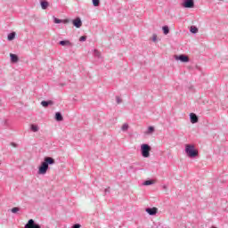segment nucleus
Instances as JSON below:
<instances>
[{"label":"nucleus","instance_id":"obj_15","mask_svg":"<svg viewBox=\"0 0 228 228\" xmlns=\"http://www.w3.org/2000/svg\"><path fill=\"white\" fill-rule=\"evenodd\" d=\"M55 120L57 122H63V115L61 114V112L55 113Z\"/></svg>","mask_w":228,"mask_h":228},{"label":"nucleus","instance_id":"obj_2","mask_svg":"<svg viewBox=\"0 0 228 228\" xmlns=\"http://www.w3.org/2000/svg\"><path fill=\"white\" fill-rule=\"evenodd\" d=\"M185 153L187 154L188 158H197L199 156V151L195 149V145L193 144H186L185 145Z\"/></svg>","mask_w":228,"mask_h":228},{"label":"nucleus","instance_id":"obj_17","mask_svg":"<svg viewBox=\"0 0 228 228\" xmlns=\"http://www.w3.org/2000/svg\"><path fill=\"white\" fill-rule=\"evenodd\" d=\"M162 31H163L164 35H168V33H170V28H168V26L165 25L162 27Z\"/></svg>","mask_w":228,"mask_h":228},{"label":"nucleus","instance_id":"obj_25","mask_svg":"<svg viewBox=\"0 0 228 228\" xmlns=\"http://www.w3.org/2000/svg\"><path fill=\"white\" fill-rule=\"evenodd\" d=\"M79 42H86V36L80 37Z\"/></svg>","mask_w":228,"mask_h":228},{"label":"nucleus","instance_id":"obj_32","mask_svg":"<svg viewBox=\"0 0 228 228\" xmlns=\"http://www.w3.org/2000/svg\"><path fill=\"white\" fill-rule=\"evenodd\" d=\"M163 189H164V190H167V185H163Z\"/></svg>","mask_w":228,"mask_h":228},{"label":"nucleus","instance_id":"obj_33","mask_svg":"<svg viewBox=\"0 0 228 228\" xmlns=\"http://www.w3.org/2000/svg\"><path fill=\"white\" fill-rule=\"evenodd\" d=\"M219 1H224V0H219Z\"/></svg>","mask_w":228,"mask_h":228},{"label":"nucleus","instance_id":"obj_5","mask_svg":"<svg viewBox=\"0 0 228 228\" xmlns=\"http://www.w3.org/2000/svg\"><path fill=\"white\" fill-rule=\"evenodd\" d=\"M175 58L177 61H181L182 63H188V61H190V58L184 54L175 55Z\"/></svg>","mask_w":228,"mask_h":228},{"label":"nucleus","instance_id":"obj_26","mask_svg":"<svg viewBox=\"0 0 228 228\" xmlns=\"http://www.w3.org/2000/svg\"><path fill=\"white\" fill-rule=\"evenodd\" d=\"M151 40H152V42H157L158 41V36L156 34H154Z\"/></svg>","mask_w":228,"mask_h":228},{"label":"nucleus","instance_id":"obj_28","mask_svg":"<svg viewBox=\"0 0 228 228\" xmlns=\"http://www.w3.org/2000/svg\"><path fill=\"white\" fill-rule=\"evenodd\" d=\"M71 228H81V224H75L72 225Z\"/></svg>","mask_w":228,"mask_h":228},{"label":"nucleus","instance_id":"obj_16","mask_svg":"<svg viewBox=\"0 0 228 228\" xmlns=\"http://www.w3.org/2000/svg\"><path fill=\"white\" fill-rule=\"evenodd\" d=\"M16 35L17 34L15 32H11L10 34H8L7 39L9 40V42H12V40H15Z\"/></svg>","mask_w":228,"mask_h":228},{"label":"nucleus","instance_id":"obj_10","mask_svg":"<svg viewBox=\"0 0 228 228\" xmlns=\"http://www.w3.org/2000/svg\"><path fill=\"white\" fill-rule=\"evenodd\" d=\"M53 104H54V102L53 100L41 102V106H43V108H49V106H53Z\"/></svg>","mask_w":228,"mask_h":228},{"label":"nucleus","instance_id":"obj_4","mask_svg":"<svg viewBox=\"0 0 228 228\" xmlns=\"http://www.w3.org/2000/svg\"><path fill=\"white\" fill-rule=\"evenodd\" d=\"M25 228H42V226L37 224L35 220L29 219L28 223L25 224Z\"/></svg>","mask_w":228,"mask_h":228},{"label":"nucleus","instance_id":"obj_23","mask_svg":"<svg viewBox=\"0 0 228 228\" xmlns=\"http://www.w3.org/2000/svg\"><path fill=\"white\" fill-rule=\"evenodd\" d=\"M12 213H19V211H20V208L18 207H14L11 209Z\"/></svg>","mask_w":228,"mask_h":228},{"label":"nucleus","instance_id":"obj_20","mask_svg":"<svg viewBox=\"0 0 228 228\" xmlns=\"http://www.w3.org/2000/svg\"><path fill=\"white\" fill-rule=\"evenodd\" d=\"M143 186H151L152 184H154V181L152 180H146L142 183Z\"/></svg>","mask_w":228,"mask_h":228},{"label":"nucleus","instance_id":"obj_11","mask_svg":"<svg viewBox=\"0 0 228 228\" xmlns=\"http://www.w3.org/2000/svg\"><path fill=\"white\" fill-rule=\"evenodd\" d=\"M190 121L191 124H197V122H199V116H197L195 113H191Z\"/></svg>","mask_w":228,"mask_h":228},{"label":"nucleus","instance_id":"obj_27","mask_svg":"<svg viewBox=\"0 0 228 228\" xmlns=\"http://www.w3.org/2000/svg\"><path fill=\"white\" fill-rule=\"evenodd\" d=\"M116 101L118 102V104H120L122 102V99H120V97L116 96Z\"/></svg>","mask_w":228,"mask_h":228},{"label":"nucleus","instance_id":"obj_31","mask_svg":"<svg viewBox=\"0 0 228 228\" xmlns=\"http://www.w3.org/2000/svg\"><path fill=\"white\" fill-rule=\"evenodd\" d=\"M106 193H110V188L105 189V195Z\"/></svg>","mask_w":228,"mask_h":228},{"label":"nucleus","instance_id":"obj_7","mask_svg":"<svg viewBox=\"0 0 228 228\" xmlns=\"http://www.w3.org/2000/svg\"><path fill=\"white\" fill-rule=\"evenodd\" d=\"M146 213L150 215V216H154L158 215V208L153 207V208H145Z\"/></svg>","mask_w":228,"mask_h":228},{"label":"nucleus","instance_id":"obj_24","mask_svg":"<svg viewBox=\"0 0 228 228\" xmlns=\"http://www.w3.org/2000/svg\"><path fill=\"white\" fill-rule=\"evenodd\" d=\"M99 4H101V0H93L94 6H99Z\"/></svg>","mask_w":228,"mask_h":228},{"label":"nucleus","instance_id":"obj_19","mask_svg":"<svg viewBox=\"0 0 228 228\" xmlns=\"http://www.w3.org/2000/svg\"><path fill=\"white\" fill-rule=\"evenodd\" d=\"M30 129H31V131H33V133H38V130H39L38 126L35 124H32L30 126Z\"/></svg>","mask_w":228,"mask_h":228},{"label":"nucleus","instance_id":"obj_30","mask_svg":"<svg viewBox=\"0 0 228 228\" xmlns=\"http://www.w3.org/2000/svg\"><path fill=\"white\" fill-rule=\"evenodd\" d=\"M11 145H12V147H17V143H15V142H11Z\"/></svg>","mask_w":228,"mask_h":228},{"label":"nucleus","instance_id":"obj_14","mask_svg":"<svg viewBox=\"0 0 228 228\" xmlns=\"http://www.w3.org/2000/svg\"><path fill=\"white\" fill-rule=\"evenodd\" d=\"M10 58H11L12 63H17V61H19V55L18 54L10 53Z\"/></svg>","mask_w":228,"mask_h":228},{"label":"nucleus","instance_id":"obj_13","mask_svg":"<svg viewBox=\"0 0 228 228\" xmlns=\"http://www.w3.org/2000/svg\"><path fill=\"white\" fill-rule=\"evenodd\" d=\"M40 5L42 10H47V8H49V2H47V0H41Z\"/></svg>","mask_w":228,"mask_h":228},{"label":"nucleus","instance_id":"obj_1","mask_svg":"<svg viewBox=\"0 0 228 228\" xmlns=\"http://www.w3.org/2000/svg\"><path fill=\"white\" fill-rule=\"evenodd\" d=\"M54 163H56V161L52 157H45L44 161L41 162V165L38 167L37 174L39 175H45L49 170V166L54 165Z\"/></svg>","mask_w":228,"mask_h":228},{"label":"nucleus","instance_id":"obj_12","mask_svg":"<svg viewBox=\"0 0 228 228\" xmlns=\"http://www.w3.org/2000/svg\"><path fill=\"white\" fill-rule=\"evenodd\" d=\"M59 45H61L62 47H72V43L69 40H61L59 42Z\"/></svg>","mask_w":228,"mask_h":228},{"label":"nucleus","instance_id":"obj_3","mask_svg":"<svg viewBox=\"0 0 228 228\" xmlns=\"http://www.w3.org/2000/svg\"><path fill=\"white\" fill-rule=\"evenodd\" d=\"M151 145L147 143H142L141 145V154L142 158H149L151 156Z\"/></svg>","mask_w":228,"mask_h":228},{"label":"nucleus","instance_id":"obj_29","mask_svg":"<svg viewBox=\"0 0 228 228\" xmlns=\"http://www.w3.org/2000/svg\"><path fill=\"white\" fill-rule=\"evenodd\" d=\"M94 56H97V58H99V56H101V53H99L97 50H94Z\"/></svg>","mask_w":228,"mask_h":228},{"label":"nucleus","instance_id":"obj_9","mask_svg":"<svg viewBox=\"0 0 228 228\" xmlns=\"http://www.w3.org/2000/svg\"><path fill=\"white\" fill-rule=\"evenodd\" d=\"M53 22H54V24H61V22L63 24H69V22H70V20H69V19L60 20V19L53 16Z\"/></svg>","mask_w":228,"mask_h":228},{"label":"nucleus","instance_id":"obj_8","mask_svg":"<svg viewBox=\"0 0 228 228\" xmlns=\"http://www.w3.org/2000/svg\"><path fill=\"white\" fill-rule=\"evenodd\" d=\"M72 24L75 26V28H79L81 26H83V21H81V18H76L72 20Z\"/></svg>","mask_w":228,"mask_h":228},{"label":"nucleus","instance_id":"obj_6","mask_svg":"<svg viewBox=\"0 0 228 228\" xmlns=\"http://www.w3.org/2000/svg\"><path fill=\"white\" fill-rule=\"evenodd\" d=\"M182 6L183 8H194L195 1L193 0H183Z\"/></svg>","mask_w":228,"mask_h":228},{"label":"nucleus","instance_id":"obj_21","mask_svg":"<svg viewBox=\"0 0 228 228\" xmlns=\"http://www.w3.org/2000/svg\"><path fill=\"white\" fill-rule=\"evenodd\" d=\"M127 129H129V125L127 123H125L122 127H121V130L126 132L127 131Z\"/></svg>","mask_w":228,"mask_h":228},{"label":"nucleus","instance_id":"obj_18","mask_svg":"<svg viewBox=\"0 0 228 228\" xmlns=\"http://www.w3.org/2000/svg\"><path fill=\"white\" fill-rule=\"evenodd\" d=\"M190 31L193 34V35H197V33H199V28L195 26H191L190 28Z\"/></svg>","mask_w":228,"mask_h":228},{"label":"nucleus","instance_id":"obj_22","mask_svg":"<svg viewBox=\"0 0 228 228\" xmlns=\"http://www.w3.org/2000/svg\"><path fill=\"white\" fill-rule=\"evenodd\" d=\"M154 131H155L154 126H149L148 130H147V134H152V133H154Z\"/></svg>","mask_w":228,"mask_h":228}]
</instances>
